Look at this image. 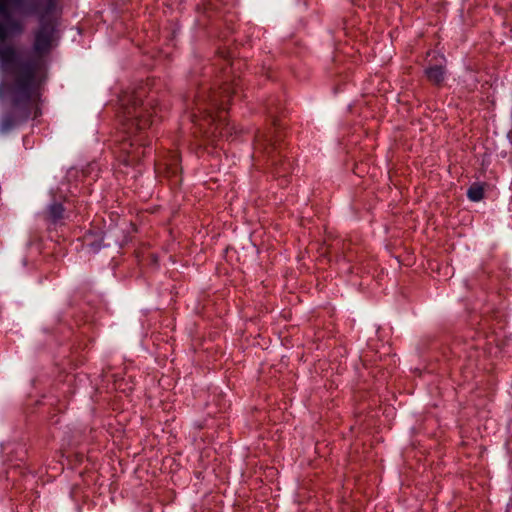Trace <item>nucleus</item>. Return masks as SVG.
<instances>
[{
    "mask_svg": "<svg viewBox=\"0 0 512 512\" xmlns=\"http://www.w3.org/2000/svg\"><path fill=\"white\" fill-rule=\"evenodd\" d=\"M58 0H0V65L14 76L15 102L31 97L46 79L57 45Z\"/></svg>",
    "mask_w": 512,
    "mask_h": 512,
    "instance_id": "f257e3e1",
    "label": "nucleus"
},
{
    "mask_svg": "<svg viewBox=\"0 0 512 512\" xmlns=\"http://www.w3.org/2000/svg\"><path fill=\"white\" fill-rule=\"evenodd\" d=\"M121 105L127 133L134 136L131 146H144V138L141 134L136 135V132L141 133L153 124L154 117L156 116L154 98L151 96L146 97L145 90L141 88L136 92L123 96Z\"/></svg>",
    "mask_w": 512,
    "mask_h": 512,
    "instance_id": "f03ea898",
    "label": "nucleus"
},
{
    "mask_svg": "<svg viewBox=\"0 0 512 512\" xmlns=\"http://www.w3.org/2000/svg\"><path fill=\"white\" fill-rule=\"evenodd\" d=\"M230 96V88L226 87L222 91H214L208 98L202 97L197 100V109L203 114L204 120L215 126L214 131H212L214 136H216V133H218L220 137L231 134V128L228 123L225 122V119L220 115L217 117L214 115L215 110L225 109V104L229 101Z\"/></svg>",
    "mask_w": 512,
    "mask_h": 512,
    "instance_id": "7ed1b4c3",
    "label": "nucleus"
},
{
    "mask_svg": "<svg viewBox=\"0 0 512 512\" xmlns=\"http://www.w3.org/2000/svg\"><path fill=\"white\" fill-rule=\"evenodd\" d=\"M12 77L11 84L9 86V91L12 97V104L14 107V112L5 114L0 122V131L2 133H6L10 131L12 128H14L18 123L25 121L29 115H30V109L29 105L33 99H35L38 96V90L36 89L31 97L27 100H23L21 102L16 103L15 102V95H14V76Z\"/></svg>",
    "mask_w": 512,
    "mask_h": 512,
    "instance_id": "20e7f679",
    "label": "nucleus"
},
{
    "mask_svg": "<svg viewBox=\"0 0 512 512\" xmlns=\"http://www.w3.org/2000/svg\"><path fill=\"white\" fill-rule=\"evenodd\" d=\"M275 130L273 132H265L257 135L255 149L257 152L267 153L268 156H271L273 151H276L280 146H278V142L280 139L279 132L277 131L276 123L273 122Z\"/></svg>",
    "mask_w": 512,
    "mask_h": 512,
    "instance_id": "39448f33",
    "label": "nucleus"
},
{
    "mask_svg": "<svg viewBox=\"0 0 512 512\" xmlns=\"http://www.w3.org/2000/svg\"><path fill=\"white\" fill-rule=\"evenodd\" d=\"M425 74L430 82L439 85L444 80L445 70L442 65H435L428 67L425 70Z\"/></svg>",
    "mask_w": 512,
    "mask_h": 512,
    "instance_id": "423d86ee",
    "label": "nucleus"
},
{
    "mask_svg": "<svg viewBox=\"0 0 512 512\" xmlns=\"http://www.w3.org/2000/svg\"><path fill=\"white\" fill-rule=\"evenodd\" d=\"M484 186L482 183H473L467 191L468 198L473 202L482 200L484 197Z\"/></svg>",
    "mask_w": 512,
    "mask_h": 512,
    "instance_id": "0eeeda50",
    "label": "nucleus"
},
{
    "mask_svg": "<svg viewBox=\"0 0 512 512\" xmlns=\"http://www.w3.org/2000/svg\"><path fill=\"white\" fill-rule=\"evenodd\" d=\"M64 208L62 204L54 202L47 208V216L52 222H57L63 218Z\"/></svg>",
    "mask_w": 512,
    "mask_h": 512,
    "instance_id": "6e6552de",
    "label": "nucleus"
},
{
    "mask_svg": "<svg viewBox=\"0 0 512 512\" xmlns=\"http://www.w3.org/2000/svg\"><path fill=\"white\" fill-rule=\"evenodd\" d=\"M137 157H138V151H135V152H133L132 155H129V161H133Z\"/></svg>",
    "mask_w": 512,
    "mask_h": 512,
    "instance_id": "1a4fd4ad",
    "label": "nucleus"
},
{
    "mask_svg": "<svg viewBox=\"0 0 512 512\" xmlns=\"http://www.w3.org/2000/svg\"><path fill=\"white\" fill-rule=\"evenodd\" d=\"M286 170H287V167H286V166H283V167H281V168L277 171V173H278L279 175H281V172H282V171H283V172H285Z\"/></svg>",
    "mask_w": 512,
    "mask_h": 512,
    "instance_id": "9d476101",
    "label": "nucleus"
},
{
    "mask_svg": "<svg viewBox=\"0 0 512 512\" xmlns=\"http://www.w3.org/2000/svg\"><path fill=\"white\" fill-rule=\"evenodd\" d=\"M272 165H277V162L274 159H272Z\"/></svg>",
    "mask_w": 512,
    "mask_h": 512,
    "instance_id": "9b49d317",
    "label": "nucleus"
}]
</instances>
